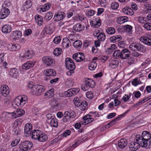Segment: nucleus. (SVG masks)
I'll return each instance as SVG.
<instances>
[{"instance_id": "1", "label": "nucleus", "mask_w": 151, "mask_h": 151, "mask_svg": "<svg viewBox=\"0 0 151 151\" xmlns=\"http://www.w3.org/2000/svg\"><path fill=\"white\" fill-rule=\"evenodd\" d=\"M83 81L84 83L81 85V88L84 91L93 89L96 86L95 82L91 79L86 78L83 79Z\"/></svg>"}, {"instance_id": "2", "label": "nucleus", "mask_w": 151, "mask_h": 151, "mask_svg": "<svg viewBox=\"0 0 151 151\" xmlns=\"http://www.w3.org/2000/svg\"><path fill=\"white\" fill-rule=\"evenodd\" d=\"M76 116V114L74 111H65L63 114L62 121L67 124H69L75 118Z\"/></svg>"}, {"instance_id": "3", "label": "nucleus", "mask_w": 151, "mask_h": 151, "mask_svg": "<svg viewBox=\"0 0 151 151\" xmlns=\"http://www.w3.org/2000/svg\"><path fill=\"white\" fill-rule=\"evenodd\" d=\"M130 49L134 51H138L144 52L146 50V47L142 44L137 42L131 43L129 46Z\"/></svg>"}, {"instance_id": "4", "label": "nucleus", "mask_w": 151, "mask_h": 151, "mask_svg": "<svg viewBox=\"0 0 151 151\" xmlns=\"http://www.w3.org/2000/svg\"><path fill=\"white\" fill-rule=\"evenodd\" d=\"M83 120L81 123L77 122L75 125V127L76 129H79L81 127V123L83 125H86L89 124L94 120V119L92 117V116L89 114L86 115L83 117Z\"/></svg>"}, {"instance_id": "5", "label": "nucleus", "mask_w": 151, "mask_h": 151, "mask_svg": "<svg viewBox=\"0 0 151 151\" xmlns=\"http://www.w3.org/2000/svg\"><path fill=\"white\" fill-rule=\"evenodd\" d=\"M45 90V88L43 86L38 84H35L32 89V90H31V92L32 94L38 96L40 95Z\"/></svg>"}, {"instance_id": "6", "label": "nucleus", "mask_w": 151, "mask_h": 151, "mask_svg": "<svg viewBox=\"0 0 151 151\" xmlns=\"http://www.w3.org/2000/svg\"><path fill=\"white\" fill-rule=\"evenodd\" d=\"M33 146L32 143L29 141L22 142L19 146L20 149L22 151H27L31 150Z\"/></svg>"}, {"instance_id": "7", "label": "nucleus", "mask_w": 151, "mask_h": 151, "mask_svg": "<svg viewBox=\"0 0 151 151\" xmlns=\"http://www.w3.org/2000/svg\"><path fill=\"white\" fill-rule=\"evenodd\" d=\"M65 64L66 68L69 70L70 73H73L76 66L73 60L70 58H67L65 59Z\"/></svg>"}, {"instance_id": "8", "label": "nucleus", "mask_w": 151, "mask_h": 151, "mask_svg": "<svg viewBox=\"0 0 151 151\" xmlns=\"http://www.w3.org/2000/svg\"><path fill=\"white\" fill-rule=\"evenodd\" d=\"M44 74L47 76L45 78L46 81L50 79V78H52V77H53L56 74V71L52 69L45 70L44 72Z\"/></svg>"}, {"instance_id": "9", "label": "nucleus", "mask_w": 151, "mask_h": 151, "mask_svg": "<svg viewBox=\"0 0 151 151\" xmlns=\"http://www.w3.org/2000/svg\"><path fill=\"white\" fill-rule=\"evenodd\" d=\"M43 63L47 66L53 65L55 63V60L53 58L49 56L43 57L42 58Z\"/></svg>"}, {"instance_id": "10", "label": "nucleus", "mask_w": 151, "mask_h": 151, "mask_svg": "<svg viewBox=\"0 0 151 151\" xmlns=\"http://www.w3.org/2000/svg\"><path fill=\"white\" fill-rule=\"evenodd\" d=\"M65 16L64 12L62 11L58 12L55 13L53 18L55 22H58L63 20Z\"/></svg>"}, {"instance_id": "11", "label": "nucleus", "mask_w": 151, "mask_h": 151, "mask_svg": "<svg viewBox=\"0 0 151 151\" xmlns=\"http://www.w3.org/2000/svg\"><path fill=\"white\" fill-rule=\"evenodd\" d=\"M10 12V10L8 8L3 7L0 10V19L6 18L9 15Z\"/></svg>"}, {"instance_id": "12", "label": "nucleus", "mask_w": 151, "mask_h": 151, "mask_svg": "<svg viewBox=\"0 0 151 151\" xmlns=\"http://www.w3.org/2000/svg\"><path fill=\"white\" fill-rule=\"evenodd\" d=\"M93 35L97 37L98 40L100 41H104L106 39V36L105 33L100 32L99 30L95 31L93 33Z\"/></svg>"}, {"instance_id": "13", "label": "nucleus", "mask_w": 151, "mask_h": 151, "mask_svg": "<svg viewBox=\"0 0 151 151\" xmlns=\"http://www.w3.org/2000/svg\"><path fill=\"white\" fill-rule=\"evenodd\" d=\"M72 57L77 62H80L84 60L85 58L84 54L82 52L74 53Z\"/></svg>"}, {"instance_id": "14", "label": "nucleus", "mask_w": 151, "mask_h": 151, "mask_svg": "<svg viewBox=\"0 0 151 151\" xmlns=\"http://www.w3.org/2000/svg\"><path fill=\"white\" fill-rule=\"evenodd\" d=\"M136 141L137 142L139 146L146 147L147 146V141L145 139L141 138L140 136L137 135L136 136Z\"/></svg>"}, {"instance_id": "15", "label": "nucleus", "mask_w": 151, "mask_h": 151, "mask_svg": "<svg viewBox=\"0 0 151 151\" xmlns=\"http://www.w3.org/2000/svg\"><path fill=\"white\" fill-rule=\"evenodd\" d=\"M131 55L130 52L127 49L125 48L121 51L120 57L122 59H127L129 58Z\"/></svg>"}, {"instance_id": "16", "label": "nucleus", "mask_w": 151, "mask_h": 151, "mask_svg": "<svg viewBox=\"0 0 151 151\" xmlns=\"http://www.w3.org/2000/svg\"><path fill=\"white\" fill-rule=\"evenodd\" d=\"M79 91L78 88H74L70 89L65 92V93L67 96L70 97L78 93Z\"/></svg>"}, {"instance_id": "17", "label": "nucleus", "mask_w": 151, "mask_h": 151, "mask_svg": "<svg viewBox=\"0 0 151 151\" xmlns=\"http://www.w3.org/2000/svg\"><path fill=\"white\" fill-rule=\"evenodd\" d=\"M32 129V124L30 123L26 124L24 127V133L26 134V136H29L31 133Z\"/></svg>"}, {"instance_id": "18", "label": "nucleus", "mask_w": 151, "mask_h": 151, "mask_svg": "<svg viewBox=\"0 0 151 151\" xmlns=\"http://www.w3.org/2000/svg\"><path fill=\"white\" fill-rule=\"evenodd\" d=\"M13 116V114L12 113L4 112L1 115V119L2 121L5 122L7 121L9 118Z\"/></svg>"}, {"instance_id": "19", "label": "nucleus", "mask_w": 151, "mask_h": 151, "mask_svg": "<svg viewBox=\"0 0 151 151\" xmlns=\"http://www.w3.org/2000/svg\"><path fill=\"white\" fill-rule=\"evenodd\" d=\"M1 91L2 95L4 96H6L9 93V88L6 85H3L1 86Z\"/></svg>"}, {"instance_id": "20", "label": "nucleus", "mask_w": 151, "mask_h": 151, "mask_svg": "<svg viewBox=\"0 0 151 151\" xmlns=\"http://www.w3.org/2000/svg\"><path fill=\"white\" fill-rule=\"evenodd\" d=\"M85 28L84 26L79 23L74 25L73 27V30L75 32H80L83 31Z\"/></svg>"}, {"instance_id": "21", "label": "nucleus", "mask_w": 151, "mask_h": 151, "mask_svg": "<svg viewBox=\"0 0 151 151\" xmlns=\"http://www.w3.org/2000/svg\"><path fill=\"white\" fill-rule=\"evenodd\" d=\"M139 146L137 142H132L129 144V148L131 151H135L138 150Z\"/></svg>"}, {"instance_id": "22", "label": "nucleus", "mask_w": 151, "mask_h": 151, "mask_svg": "<svg viewBox=\"0 0 151 151\" xmlns=\"http://www.w3.org/2000/svg\"><path fill=\"white\" fill-rule=\"evenodd\" d=\"M34 64V62L32 61H28L22 65V68L24 69L28 70L33 67Z\"/></svg>"}, {"instance_id": "23", "label": "nucleus", "mask_w": 151, "mask_h": 151, "mask_svg": "<svg viewBox=\"0 0 151 151\" xmlns=\"http://www.w3.org/2000/svg\"><path fill=\"white\" fill-rule=\"evenodd\" d=\"M127 140L125 139H121L118 141V145L119 148L124 149L127 145Z\"/></svg>"}, {"instance_id": "24", "label": "nucleus", "mask_w": 151, "mask_h": 151, "mask_svg": "<svg viewBox=\"0 0 151 151\" xmlns=\"http://www.w3.org/2000/svg\"><path fill=\"white\" fill-rule=\"evenodd\" d=\"M8 49L11 51H16L19 50L20 46L18 44L12 45V44H9L7 46Z\"/></svg>"}, {"instance_id": "25", "label": "nucleus", "mask_w": 151, "mask_h": 151, "mask_svg": "<svg viewBox=\"0 0 151 151\" xmlns=\"http://www.w3.org/2000/svg\"><path fill=\"white\" fill-rule=\"evenodd\" d=\"M91 24L94 27L97 28L101 25V21L98 18H95L92 20Z\"/></svg>"}, {"instance_id": "26", "label": "nucleus", "mask_w": 151, "mask_h": 151, "mask_svg": "<svg viewBox=\"0 0 151 151\" xmlns=\"http://www.w3.org/2000/svg\"><path fill=\"white\" fill-rule=\"evenodd\" d=\"M128 111L129 110H127L123 114L119 116L112 121L108 123V124L111 126H112L117 121L120 120L121 118L123 117L125 115H126L128 113Z\"/></svg>"}, {"instance_id": "27", "label": "nucleus", "mask_w": 151, "mask_h": 151, "mask_svg": "<svg viewBox=\"0 0 151 151\" xmlns=\"http://www.w3.org/2000/svg\"><path fill=\"white\" fill-rule=\"evenodd\" d=\"M22 35V33L20 31L16 30L12 33L11 37L14 39L18 40L21 37Z\"/></svg>"}, {"instance_id": "28", "label": "nucleus", "mask_w": 151, "mask_h": 151, "mask_svg": "<svg viewBox=\"0 0 151 151\" xmlns=\"http://www.w3.org/2000/svg\"><path fill=\"white\" fill-rule=\"evenodd\" d=\"M42 133V132L39 130L36 129L34 130L32 132V138L35 140H37L38 136H40V134Z\"/></svg>"}, {"instance_id": "29", "label": "nucleus", "mask_w": 151, "mask_h": 151, "mask_svg": "<svg viewBox=\"0 0 151 151\" xmlns=\"http://www.w3.org/2000/svg\"><path fill=\"white\" fill-rule=\"evenodd\" d=\"M122 12L126 15H132L134 14V12L130 7H124L122 10Z\"/></svg>"}, {"instance_id": "30", "label": "nucleus", "mask_w": 151, "mask_h": 151, "mask_svg": "<svg viewBox=\"0 0 151 151\" xmlns=\"http://www.w3.org/2000/svg\"><path fill=\"white\" fill-rule=\"evenodd\" d=\"M19 70L15 68H11L9 72V75L12 77L17 78Z\"/></svg>"}, {"instance_id": "31", "label": "nucleus", "mask_w": 151, "mask_h": 151, "mask_svg": "<svg viewBox=\"0 0 151 151\" xmlns=\"http://www.w3.org/2000/svg\"><path fill=\"white\" fill-rule=\"evenodd\" d=\"M140 41L148 45H151V39L145 36H142L140 38Z\"/></svg>"}, {"instance_id": "32", "label": "nucleus", "mask_w": 151, "mask_h": 151, "mask_svg": "<svg viewBox=\"0 0 151 151\" xmlns=\"http://www.w3.org/2000/svg\"><path fill=\"white\" fill-rule=\"evenodd\" d=\"M141 137V138L145 139L148 141L151 137V135L147 131H145L142 132Z\"/></svg>"}, {"instance_id": "33", "label": "nucleus", "mask_w": 151, "mask_h": 151, "mask_svg": "<svg viewBox=\"0 0 151 151\" xmlns=\"http://www.w3.org/2000/svg\"><path fill=\"white\" fill-rule=\"evenodd\" d=\"M12 29V28L11 26L8 24L4 25L2 27V32L4 33H10Z\"/></svg>"}, {"instance_id": "34", "label": "nucleus", "mask_w": 151, "mask_h": 151, "mask_svg": "<svg viewBox=\"0 0 151 151\" xmlns=\"http://www.w3.org/2000/svg\"><path fill=\"white\" fill-rule=\"evenodd\" d=\"M34 55V52L32 50H28L26 52L24 55L22 57L25 59H29L32 57Z\"/></svg>"}, {"instance_id": "35", "label": "nucleus", "mask_w": 151, "mask_h": 151, "mask_svg": "<svg viewBox=\"0 0 151 151\" xmlns=\"http://www.w3.org/2000/svg\"><path fill=\"white\" fill-rule=\"evenodd\" d=\"M35 19L36 22L39 26H41L43 24V20L41 16L36 15L35 16Z\"/></svg>"}, {"instance_id": "36", "label": "nucleus", "mask_w": 151, "mask_h": 151, "mask_svg": "<svg viewBox=\"0 0 151 151\" xmlns=\"http://www.w3.org/2000/svg\"><path fill=\"white\" fill-rule=\"evenodd\" d=\"M129 20V18L126 16H122L117 18V22L119 24H122L126 22Z\"/></svg>"}, {"instance_id": "37", "label": "nucleus", "mask_w": 151, "mask_h": 151, "mask_svg": "<svg viewBox=\"0 0 151 151\" xmlns=\"http://www.w3.org/2000/svg\"><path fill=\"white\" fill-rule=\"evenodd\" d=\"M71 45V42L70 40L67 38H64L62 41V45L64 48H66Z\"/></svg>"}, {"instance_id": "38", "label": "nucleus", "mask_w": 151, "mask_h": 151, "mask_svg": "<svg viewBox=\"0 0 151 151\" xmlns=\"http://www.w3.org/2000/svg\"><path fill=\"white\" fill-rule=\"evenodd\" d=\"M32 6V1L29 0L26 1L23 4L22 8L24 10H26L30 8Z\"/></svg>"}, {"instance_id": "39", "label": "nucleus", "mask_w": 151, "mask_h": 151, "mask_svg": "<svg viewBox=\"0 0 151 151\" xmlns=\"http://www.w3.org/2000/svg\"><path fill=\"white\" fill-rule=\"evenodd\" d=\"M39 137L37 140L40 142H44L46 141L48 139L47 135L42 132V133L38 136Z\"/></svg>"}, {"instance_id": "40", "label": "nucleus", "mask_w": 151, "mask_h": 151, "mask_svg": "<svg viewBox=\"0 0 151 151\" xmlns=\"http://www.w3.org/2000/svg\"><path fill=\"white\" fill-rule=\"evenodd\" d=\"M12 105L13 106L14 105H16L19 107H21L24 106L22 101H21L20 100L18 97L16 98L13 101L12 103Z\"/></svg>"}, {"instance_id": "41", "label": "nucleus", "mask_w": 151, "mask_h": 151, "mask_svg": "<svg viewBox=\"0 0 151 151\" xmlns=\"http://www.w3.org/2000/svg\"><path fill=\"white\" fill-rule=\"evenodd\" d=\"M54 90L53 88H51L48 90L45 93L44 96L46 98H51L54 95Z\"/></svg>"}, {"instance_id": "42", "label": "nucleus", "mask_w": 151, "mask_h": 151, "mask_svg": "<svg viewBox=\"0 0 151 151\" xmlns=\"http://www.w3.org/2000/svg\"><path fill=\"white\" fill-rule=\"evenodd\" d=\"M51 6V4L50 3H47L43 5L40 8V10L43 12H45L50 9Z\"/></svg>"}, {"instance_id": "43", "label": "nucleus", "mask_w": 151, "mask_h": 151, "mask_svg": "<svg viewBox=\"0 0 151 151\" xmlns=\"http://www.w3.org/2000/svg\"><path fill=\"white\" fill-rule=\"evenodd\" d=\"M118 64V61L117 60H114L110 62L109 66L111 68L114 69L117 67Z\"/></svg>"}, {"instance_id": "44", "label": "nucleus", "mask_w": 151, "mask_h": 151, "mask_svg": "<svg viewBox=\"0 0 151 151\" xmlns=\"http://www.w3.org/2000/svg\"><path fill=\"white\" fill-rule=\"evenodd\" d=\"M24 114L25 111L23 109H17L16 110V113L14 114L15 115L17 116L15 117V118H16L17 117L22 116L24 115Z\"/></svg>"}, {"instance_id": "45", "label": "nucleus", "mask_w": 151, "mask_h": 151, "mask_svg": "<svg viewBox=\"0 0 151 151\" xmlns=\"http://www.w3.org/2000/svg\"><path fill=\"white\" fill-rule=\"evenodd\" d=\"M18 97L24 106L27 101L28 99L27 96L25 95H22Z\"/></svg>"}, {"instance_id": "46", "label": "nucleus", "mask_w": 151, "mask_h": 151, "mask_svg": "<svg viewBox=\"0 0 151 151\" xmlns=\"http://www.w3.org/2000/svg\"><path fill=\"white\" fill-rule=\"evenodd\" d=\"M80 109L82 111H84L86 110L88 106L87 102L85 101H83L80 103Z\"/></svg>"}, {"instance_id": "47", "label": "nucleus", "mask_w": 151, "mask_h": 151, "mask_svg": "<svg viewBox=\"0 0 151 151\" xmlns=\"http://www.w3.org/2000/svg\"><path fill=\"white\" fill-rule=\"evenodd\" d=\"M42 32L44 34H51L52 33L53 31L50 27L47 26L44 29Z\"/></svg>"}, {"instance_id": "48", "label": "nucleus", "mask_w": 151, "mask_h": 151, "mask_svg": "<svg viewBox=\"0 0 151 151\" xmlns=\"http://www.w3.org/2000/svg\"><path fill=\"white\" fill-rule=\"evenodd\" d=\"M82 45V42L80 40H78L75 41L73 44L74 47L76 49L80 48L81 47Z\"/></svg>"}, {"instance_id": "49", "label": "nucleus", "mask_w": 151, "mask_h": 151, "mask_svg": "<svg viewBox=\"0 0 151 151\" xmlns=\"http://www.w3.org/2000/svg\"><path fill=\"white\" fill-rule=\"evenodd\" d=\"M123 28L127 32H128L130 34L132 33V26L129 25H127L124 26Z\"/></svg>"}, {"instance_id": "50", "label": "nucleus", "mask_w": 151, "mask_h": 151, "mask_svg": "<svg viewBox=\"0 0 151 151\" xmlns=\"http://www.w3.org/2000/svg\"><path fill=\"white\" fill-rule=\"evenodd\" d=\"M52 16L53 14L52 12H49L46 14L44 17V18L46 20H50L52 19Z\"/></svg>"}, {"instance_id": "51", "label": "nucleus", "mask_w": 151, "mask_h": 151, "mask_svg": "<svg viewBox=\"0 0 151 151\" xmlns=\"http://www.w3.org/2000/svg\"><path fill=\"white\" fill-rule=\"evenodd\" d=\"M95 13V11L92 9H86V15L88 17L93 16Z\"/></svg>"}, {"instance_id": "52", "label": "nucleus", "mask_w": 151, "mask_h": 151, "mask_svg": "<svg viewBox=\"0 0 151 151\" xmlns=\"http://www.w3.org/2000/svg\"><path fill=\"white\" fill-rule=\"evenodd\" d=\"M62 52V49L60 48H55L53 51V54L56 56L60 55Z\"/></svg>"}, {"instance_id": "53", "label": "nucleus", "mask_w": 151, "mask_h": 151, "mask_svg": "<svg viewBox=\"0 0 151 151\" xmlns=\"http://www.w3.org/2000/svg\"><path fill=\"white\" fill-rule=\"evenodd\" d=\"M142 83V82L140 81V80L139 81L138 80V78H137L133 79L132 82V84L135 86H136L138 85L141 84Z\"/></svg>"}, {"instance_id": "54", "label": "nucleus", "mask_w": 151, "mask_h": 151, "mask_svg": "<svg viewBox=\"0 0 151 151\" xmlns=\"http://www.w3.org/2000/svg\"><path fill=\"white\" fill-rule=\"evenodd\" d=\"M50 125L54 127H56L58 126V122L57 119L55 118L52 119L49 122Z\"/></svg>"}, {"instance_id": "55", "label": "nucleus", "mask_w": 151, "mask_h": 151, "mask_svg": "<svg viewBox=\"0 0 151 151\" xmlns=\"http://www.w3.org/2000/svg\"><path fill=\"white\" fill-rule=\"evenodd\" d=\"M97 65V63L95 61H92L91 62L89 65L88 68L89 69L91 70H94L96 67Z\"/></svg>"}, {"instance_id": "56", "label": "nucleus", "mask_w": 151, "mask_h": 151, "mask_svg": "<svg viewBox=\"0 0 151 151\" xmlns=\"http://www.w3.org/2000/svg\"><path fill=\"white\" fill-rule=\"evenodd\" d=\"M121 50H115L113 53V56L114 58L116 59L121 58Z\"/></svg>"}, {"instance_id": "57", "label": "nucleus", "mask_w": 151, "mask_h": 151, "mask_svg": "<svg viewBox=\"0 0 151 151\" xmlns=\"http://www.w3.org/2000/svg\"><path fill=\"white\" fill-rule=\"evenodd\" d=\"M141 93L139 91H134L132 94V98L133 99H134V97L138 98L141 96Z\"/></svg>"}, {"instance_id": "58", "label": "nucleus", "mask_w": 151, "mask_h": 151, "mask_svg": "<svg viewBox=\"0 0 151 151\" xmlns=\"http://www.w3.org/2000/svg\"><path fill=\"white\" fill-rule=\"evenodd\" d=\"M107 33L110 35H113L115 32V29L113 27H109L106 29Z\"/></svg>"}, {"instance_id": "59", "label": "nucleus", "mask_w": 151, "mask_h": 151, "mask_svg": "<svg viewBox=\"0 0 151 151\" xmlns=\"http://www.w3.org/2000/svg\"><path fill=\"white\" fill-rule=\"evenodd\" d=\"M116 45L115 44H112L111 45L110 47L108 48L107 51L108 52V53L110 54L113 52L114 50L116 49Z\"/></svg>"}, {"instance_id": "60", "label": "nucleus", "mask_w": 151, "mask_h": 151, "mask_svg": "<svg viewBox=\"0 0 151 151\" xmlns=\"http://www.w3.org/2000/svg\"><path fill=\"white\" fill-rule=\"evenodd\" d=\"M74 102L76 106L78 107L80 106V103H81V102L78 98H74Z\"/></svg>"}, {"instance_id": "61", "label": "nucleus", "mask_w": 151, "mask_h": 151, "mask_svg": "<svg viewBox=\"0 0 151 151\" xmlns=\"http://www.w3.org/2000/svg\"><path fill=\"white\" fill-rule=\"evenodd\" d=\"M86 96L87 98L89 99H91L93 97V94L91 91L87 92L86 93Z\"/></svg>"}, {"instance_id": "62", "label": "nucleus", "mask_w": 151, "mask_h": 151, "mask_svg": "<svg viewBox=\"0 0 151 151\" xmlns=\"http://www.w3.org/2000/svg\"><path fill=\"white\" fill-rule=\"evenodd\" d=\"M61 40L60 36H57L53 40V42L55 44H57L60 43Z\"/></svg>"}, {"instance_id": "63", "label": "nucleus", "mask_w": 151, "mask_h": 151, "mask_svg": "<svg viewBox=\"0 0 151 151\" xmlns=\"http://www.w3.org/2000/svg\"><path fill=\"white\" fill-rule=\"evenodd\" d=\"M151 98V96L148 97H145L141 99L140 101L142 104L150 100Z\"/></svg>"}, {"instance_id": "64", "label": "nucleus", "mask_w": 151, "mask_h": 151, "mask_svg": "<svg viewBox=\"0 0 151 151\" xmlns=\"http://www.w3.org/2000/svg\"><path fill=\"white\" fill-rule=\"evenodd\" d=\"M119 5L116 2H114L112 3L111 5V7L113 9H117Z\"/></svg>"}]
</instances>
